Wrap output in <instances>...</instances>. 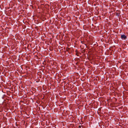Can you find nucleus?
<instances>
[{
  "label": "nucleus",
  "mask_w": 128,
  "mask_h": 128,
  "mask_svg": "<svg viewBox=\"0 0 128 128\" xmlns=\"http://www.w3.org/2000/svg\"><path fill=\"white\" fill-rule=\"evenodd\" d=\"M121 37V38L123 39H125L126 38V36L124 34L122 35Z\"/></svg>",
  "instance_id": "f257e3e1"
}]
</instances>
